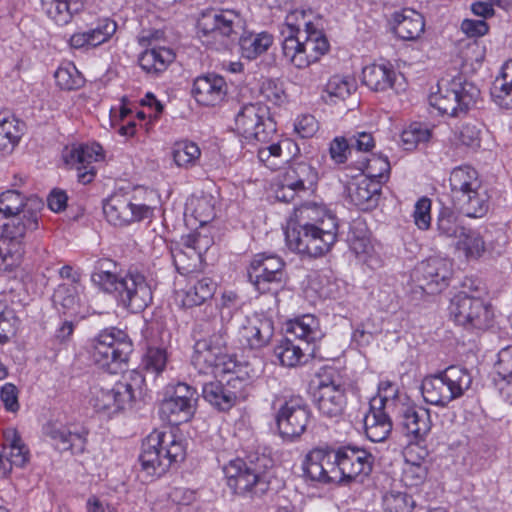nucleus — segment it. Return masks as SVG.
Returning <instances> with one entry per match:
<instances>
[{
  "label": "nucleus",
  "mask_w": 512,
  "mask_h": 512,
  "mask_svg": "<svg viewBox=\"0 0 512 512\" xmlns=\"http://www.w3.org/2000/svg\"><path fill=\"white\" fill-rule=\"evenodd\" d=\"M245 24L235 10L208 9L197 20V35L205 46L216 51L227 50L238 40L242 56L254 60L270 48L273 35L245 31Z\"/></svg>",
  "instance_id": "nucleus-1"
},
{
  "label": "nucleus",
  "mask_w": 512,
  "mask_h": 512,
  "mask_svg": "<svg viewBox=\"0 0 512 512\" xmlns=\"http://www.w3.org/2000/svg\"><path fill=\"white\" fill-rule=\"evenodd\" d=\"M215 330V320L197 322L193 328L194 343L191 362L200 373L211 371L216 375L236 373V361L227 352L226 331Z\"/></svg>",
  "instance_id": "nucleus-2"
},
{
  "label": "nucleus",
  "mask_w": 512,
  "mask_h": 512,
  "mask_svg": "<svg viewBox=\"0 0 512 512\" xmlns=\"http://www.w3.org/2000/svg\"><path fill=\"white\" fill-rule=\"evenodd\" d=\"M272 459L265 454L252 453L245 459L235 458L223 466L227 486L242 497H260L270 487Z\"/></svg>",
  "instance_id": "nucleus-3"
},
{
  "label": "nucleus",
  "mask_w": 512,
  "mask_h": 512,
  "mask_svg": "<svg viewBox=\"0 0 512 512\" xmlns=\"http://www.w3.org/2000/svg\"><path fill=\"white\" fill-rule=\"evenodd\" d=\"M449 184L452 199L464 215L480 218L488 212L490 196L473 167L463 165L454 168L450 173Z\"/></svg>",
  "instance_id": "nucleus-4"
},
{
  "label": "nucleus",
  "mask_w": 512,
  "mask_h": 512,
  "mask_svg": "<svg viewBox=\"0 0 512 512\" xmlns=\"http://www.w3.org/2000/svg\"><path fill=\"white\" fill-rule=\"evenodd\" d=\"M184 457V444L172 430H154L142 443L139 461L147 475L159 477Z\"/></svg>",
  "instance_id": "nucleus-5"
},
{
  "label": "nucleus",
  "mask_w": 512,
  "mask_h": 512,
  "mask_svg": "<svg viewBox=\"0 0 512 512\" xmlns=\"http://www.w3.org/2000/svg\"><path fill=\"white\" fill-rule=\"evenodd\" d=\"M144 383L143 374L131 370L114 385L94 384L89 391L88 403L96 412L108 415L118 413L142 395Z\"/></svg>",
  "instance_id": "nucleus-6"
},
{
  "label": "nucleus",
  "mask_w": 512,
  "mask_h": 512,
  "mask_svg": "<svg viewBox=\"0 0 512 512\" xmlns=\"http://www.w3.org/2000/svg\"><path fill=\"white\" fill-rule=\"evenodd\" d=\"M132 352L129 336L115 327L102 330L93 340L92 359L110 374L123 372Z\"/></svg>",
  "instance_id": "nucleus-7"
},
{
  "label": "nucleus",
  "mask_w": 512,
  "mask_h": 512,
  "mask_svg": "<svg viewBox=\"0 0 512 512\" xmlns=\"http://www.w3.org/2000/svg\"><path fill=\"white\" fill-rule=\"evenodd\" d=\"M337 233L331 220L322 227L313 224H289L285 231L288 248L303 257L317 258L327 253L336 240Z\"/></svg>",
  "instance_id": "nucleus-8"
},
{
  "label": "nucleus",
  "mask_w": 512,
  "mask_h": 512,
  "mask_svg": "<svg viewBox=\"0 0 512 512\" xmlns=\"http://www.w3.org/2000/svg\"><path fill=\"white\" fill-rule=\"evenodd\" d=\"M479 96L480 90L473 83L458 76L439 81L438 91L429 96V104L442 115L460 117L476 104Z\"/></svg>",
  "instance_id": "nucleus-9"
},
{
  "label": "nucleus",
  "mask_w": 512,
  "mask_h": 512,
  "mask_svg": "<svg viewBox=\"0 0 512 512\" xmlns=\"http://www.w3.org/2000/svg\"><path fill=\"white\" fill-rule=\"evenodd\" d=\"M234 131L251 141L268 142L276 132V123L269 108L261 102L240 106L234 117Z\"/></svg>",
  "instance_id": "nucleus-10"
},
{
  "label": "nucleus",
  "mask_w": 512,
  "mask_h": 512,
  "mask_svg": "<svg viewBox=\"0 0 512 512\" xmlns=\"http://www.w3.org/2000/svg\"><path fill=\"white\" fill-rule=\"evenodd\" d=\"M223 382L222 380L205 383L202 396L215 409L227 412L249 396L250 379L241 374L240 369Z\"/></svg>",
  "instance_id": "nucleus-11"
},
{
  "label": "nucleus",
  "mask_w": 512,
  "mask_h": 512,
  "mask_svg": "<svg viewBox=\"0 0 512 512\" xmlns=\"http://www.w3.org/2000/svg\"><path fill=\"white\" fill-rule=\"evenodd\" d=\"M248 278L260 293L276 295L282 290L287 281L285 263L277 255L256 254L248 267Z\"/></svg>",
  "instance_id": "nucleus-12"
},
{
  "label": "nucleus",
  "mask_w": 512,
  "mask_h": 512,
  "mask_svg": "<svg viewBox=\"0 0 512 512\" xmlns=\"http://www.w3.org/2000/svg\"><path fill=\"white\" fill-rule=\"evenodd\" d=\"M198 398L197 390L187 383L169 385L160 403L159 414L172 425L187 422L195 414Z\"/></svg>",
  "instance_id": "nucleus-13"
},
{
  "label": "nucleus",
  "mask_w": 512,
  "mask_h": 512,
  "mask_svg": "<svg viewBox=\"0 0 512 512\" xmlns=\"http://www.w3.org/2000/svg\"><path fill=\"white\" fill-rule=\"evenodd\" d=\"M43 201L37 196L24 198L17 190H7L0 194V213L12 217L5 225L23 226L24 230L34 231L39 226Z\"/></svg>",
  "instance_id": "nucleus-14"
},
{
  "label": "nucleus",
  "mask_w": 512,
  "mask_h": 512,
  "mask_svg": "<svg viewBox=\"0 0 512 512\" xmlns=\"http://www.w3.org/2000/svg\"><path fill=\"white\" fill-rule=\"evenodd\" d=\"M449 312L456 324L479 330L489 328L494 316L488 303L465 291H460L451 299Z\"/></svg>",
  "instance_id": "nucleus-15"
},
{
  "label": "nucleus",
  "mask_w": 512,
  "mask_h": 512,
  "mask_svg": "<svg viewBox=\"0 0 512 512\" xmlns=\"http://www.w3.org/2000/svg\"><path fill=\"white\" fill-rule=\"evenodd\" d=\"M112 294L117 305L131 313L144 311L152 302V289L146 277L137 271L124 272Z\"/></svg>",
  "instance_id": "nucleus-16"
},
{
  "label": "nucleus",
  "mask_w": 512,
  "mask_h": 512,
  "mask_svg": "<svg viewBox=\"0 0 512 512\" xmlns=\"http://www.w3.org/2000/svg\"><path fill=\"white\" fill-rule=\"evenodd\" d=\"M279 404L275 414L278 431L283 438L294 439L301 436L310 421L311 413L305 400L300 396H290L278 399Z\"/></svg>",
  "instance_id": "nucleus-17"
},
{
  "label": "nucleus",
  "mask_w": 512,
  "mask_h": 512,
  "mask_svg": "<svg viewBox=\"0 0 512 512\" xmlns=\"http://www.w3.org/2000/svg\"><path fill=\"white\" fill-rule=\"evenodd\" d=\"M103 213L110 224L122 227L152 217L153 208L132 202L128 195L114 194L104 202Z\"/></svg>",
  "instance_id": "nucleus-18"
},
{
  "label": "nucleus",
  "mask_w": 512,
  "mask_h": 512,
  "mask_svg": "<svg viewBox=\"0 0 512 512\" xmlns=\"http://www.w3.org/2000/svg\"><path fill=\"white\" fill-rule=\"evenodd\" d=\"M274 321L263 313L246 316L238 327V340L244 348L260 350L268 346L274 336Z\"/></svg>",
  "instance_id": "nucleus-19"
},
{
  "label": "nucleus",
  "mask_w": 512,
  "mask_h": 512,
  "mask_svg": "<svg viewBox=\"0 0 512 512\" xmlns=\"http://www.w3.org/2000/svg\"><path fill=\"white\" fill-rule=\"evenodd\" d=\"M43 432L60 452L70 451L73 455H80L86 450L89 431L82 425L48 423Z\"/></svg>",
  "instance_id": "nucleus-20"
},
{
  "label": "nucleus",
  "mask_w": 512,
  "mask_h": 512,
  "mask_svg": "<svg viewBox=\"0 0 512 512\" xmlns=\"http://www.w3.org/2000/svg\"><path fill=\"white\" fill-rule=\"evenodd\" d=\"M303 476L306 480L329 484L341 482V470L332 462V450L330 448H314L302 462Z\"/></svg>",
  "instance_id": "nucleus-21"
},
{
  "label": "nucleus",
  "mask_w": 512,
  "mask_h": 512,
  "mask_svg": "<svg viewBox=\"0 0 512 512\" xmlns=\"http://www.w3.org/2000/svg\"><path fill=\"white\" fill-rule=\"evenodd\" d=\"M395 409L405 435L416 443L424 441L432 428L430 410L408 400L401 402Z\"/></svg>",
  "instance_id": "nucleus-22"
},
{
  "label": "nucleus",
  "mask_w": 512,
  "mask_h": 512,
  "mask_svg": "<svg viewBox=\"0 0 512 512\" xmlns=\"http://www.w3.org/2000/svg\"><path fill=\"white\" fill-rule=\"evenodd\" d=\"M297 51H294L289 61L297 68H305L318 61L329 50V42L323 33L314 23L311 22L307 30L301 33Z\"/></svg>",
  "instance_id": "nucleus-23"
},
{
  "label": "nucleus",
  "mask_w": 512,
  "mask_h": 512,
  "mask_svg": "<svg viewBox=\"0 0 512 512\" xmlns=\"http://www.w3.org/2000/svg\"><path fill=\"white\" fill-rule=\"evenodd\" d=\"M102 158V147L98 143L74 145L63 154L65 163L77 170L78 181L82 184L93 181L96 174L93 164Z\"/></svg>",
  "instance_id": "nucleus-24"
},
{
  "label": "nucleus",
  "mask_w": 512,
  "mask_h": 512,
  "mask_svg": "<svg viewBox=\"0 0 512 512\" xmlns=\"http://www.w3.org/2000/svg\"><path fill=\"white\" fill-rule=\"evenodd\" d=\"M415 273L423 290L438 293L448 286L452 275L451 263L444 258L430 257L417 266Z\"/></svg>",
  "instance_id": "nucleus-25"
},
{
  "label": "nucleus",
  "mask_w": 512,
  "mask_h": 512,
  "mask_svg": "<svg viewBox=\"0 0 512 512\" xmlns=\"http://www.w3.org/2000/svg\"><path fill=\"white\" fill-rule=\"evenodd\" d=\"M495 242L490 240L491 231H486L484 235L474 230L464 229L457 242V248L462 250L467 258H479L486 249L500 254L506 243V236L501 229L495 230Z\"/></svg>",
  "instance_id": "nucleus-26"
},
{
  "label": "nucleus",
  "mask_w": 512,
  "mask_h": 512,
  "mask_svg": "<svg viewBox=\"0 0 512 512\" xmlns=\"http://www.w3.org/2000/svg\"><path fill=\"white\" fill-rule=\"evenodd\" d=\"M23 226L4 225L0 234V271L11 270L22 257Z\"/></svg>",
  "instance_id": "nucleus-27"
},
{
  "label": "nucleus",
  "mask_w": 512,
  "mask_h": 512,
  "mask_svg": "<svg viewBox=\"0 0 512 512\" xmlns=\"http://www.w3.org/2000/svg\"><path fill=\"white\" fill-rule=\"evenodd\" d=\"M319 412L329 418L341 415L346 404L344 389L333 381L321 380L313 393Z\"/></svg>",
  "instance_id": "nucleus-28"
},
{
  "label": "nucleus",
  "mask_w": 512,
  "mask_h": 512,
  "mask_svg": "<svg viewBox=\"0 0 512 512\" xmlns=\"http://www.w3.org/2000/svg\"><path fill=\"white\" fill-rule=\"evenodd\" d=\"M227 89V83L222 76L209 73L194 80L192 94L199 104L215 106L224 100Z\"/></svg>",
  "instance_id": "nucleus-29"
},
{
  "label": "nucleus",
  "mask_w": 512,
  "mask_h": 512,
  "mask_svg": "<svg viewBox=\"0 0 512 512\" xmlns=\"http://www.w3.org/2000/svg\"><path fill=\"white\" fill-rule=\"evenodd\" d=\"M307 13L304 10H295L286 16L284 24L281 26L280 33L283 37L282 50L287 60L290 59L294 51L302 41L301 33L307 30L311 21L306 19Z\"/></svg>",
  "instance_id": "nucleus-30"
},
{
  "label": "nucleus",
  "mask_w": 512,
  "mask_h": 512,
  "mask_svg": "<svg viewBox=\"0 0 512 512\" xmlns=\"http://www.w3.org/2000/svg\"><path fill=\"white\" fill-rule=\"evenodd\" d=\"M85 2L86 0H41V8L55 24L65 26L83 10Z\"/></svg>",
  "instance_id": "nucleus-31"
},
{
  "label": "nucleus",
  "mask_w": 512,
  "mask_h": 512,
  "mask_svg": "<svg viewBox=\"0 0 512 512\" xmlns=\"http://www.w3.org/2000/svg\"><path fill=\"white\" fill-rule=\"evenodd\" d=\"M424 18L413 9L394 13V32L402 40H416L424 32Z\"/></svg>",
  "instance_id": "nucleus-32"
},
{
  "label": "nucleus",
  "mask_w": 512,
  "mask_h": 512,
  "mask_svg": "<svg viewBox=\"0 0 512 512\" xmlns=\"http://www.w3.org/2000/svg\"><path fill=\"white\" fill-rule=\"evenodd\" d=\"M354 206L361 211H368L377 206L380 191L381 180L370 179L361 175L354 176Z\"/></svg>",
  "instance_id": "nucleus-33"
},
{
  "label": "nucleus",
  "mask_w": 512,
  "mask_h": 512,
  "mask_svg": "<svg viewBox=\"0 0 512 512\" xmlns=\"http://www.w3.org/2000/svg\"><path fill=\"white\" fill-rule=\"evenodd\" d=\"M364 430L366 437L372 442L385 441L392 431V421L384 410L372 406L364 414Z\"/></svg>",
  "instance_id": "nucleus-34"
},
{
  "label": "nucleus",
  "mask_w": 512,
  "mask_h": 512,
  "mask_svg": "<svg viewBox=\"0 0 512 512\" xmlns=\"http://www.w3.org/2000/svg\"><path fill=\"white\" fill-rule=\"evenodd\" d=\"M493 102L502 109H512V59L506 61L491 87Z\"/></svg>",
  "instance_id": "nucleus-35"
},
{
  "label": "nucleus",
  "mask_w": 512,
  "mask_h": 512,
  "mask_svg": "<svg viewBox=\"0 0 512 512\" xmlns=\"http://www.w3.org/2000/svg\"><path fill=\"white\" fill-rule=\"evenodd\" d=\"M80 284L63 283L54 290L52 301L55 308L66 315L74 316L80 309Z\"/></svg>",
  "instance_id": "nucleus-36"
},
{
  "label": "nucleus",
  "mask_w": 512,
  "mask_h": 512,
  "mask_svg": "<svg viewBox=\"0 0 512 512\" xmlns=\"http://www.w3.org/2000/svg\"><path fill=\"white\" fill-rule=\"evenodd\" d=\"M494 368L500 377L497 384L499 393L505 401L512 404V346L498 352Z\"/></svg>",
  "instance_id": "nucleus-37"
},
{
  "label": "nucleus",
  "mask_w": 512,
  "mask_h": 512,
  "mask_svg": "<svg viewBox=\"0 0 512 512\" xmlns=\"http://www.w3.org/2000/svg\"><path fill=\"white\" fill-rule=\"evenodd\" d=\"M282 181L288 187L290 186L299 191H305L316 183L317 172L308 163H294L285 171Z\"/></svg>",
  "instance_id": "nucleus-38"
},
{
  "label": "nucleus",
  "mask_w": 512,
  "mask_h": 512,
  "mask_svg": "<svg viewBox=\"0 0 512 512\" xmlns=\"http://www.w3.org/2000/svg\"><path fill=\"white\" fill-rule=\"evenodd\" d=\"M123 274L118 272V265L113 260L100 259L95 264L91 280L99 289L107 293L115 290V285Z\"/></svg>",
  "instance_id": "nucleus-39"
},
{
  "label": "nucleus",
  "mask_w": 512,
  "mask_h": 512,
  "mask_svg": "<svg viewBox=\"0 0 512 512\" xmlns=\"http://www.w3.org/2000/svg\"><path fill=\"white\" fill-rule=\"evenodd\" d=\"M395 72L382 64H371L363 68L361 80L373 91H385L393 87Z\"/></svg>",
  "instance_id": "nucleus-40"
},
{
  "label": "nucleus",
  "mask_w": 512,
  "mask_h": 512,
  "mask_svg": "<svg viewBox=\"0 0 512 512\" xmlns=\"http://www.w3.org/2000/svg\"><path fill=\"white\" fill-rule=\"evenodd\" d=\"M286 332L287 336H293L307 343L314 342L322 337L318 320L310 314L289 321Z\"/></svg>",
  "instance_id": "nucleus-41"
},
{
  "label": "nucleus",
  "mask_w": 512,
  "mask_h": 512,
  "mask_svg": "<svg viewBox=\"0 0 512 512\" xmlns=\"http://www.w3.org/2000/svg\"><path fill=\"white\" fill-rule=\"evenodd\" d=\"M296 220L295 224H313L318 227H322L328 220H331L335 226V232L337 233L338 224L336 217L331 213L327 212L323 207H320L314 203H306L299 208L295 209Z\"/></svg>",
  "instance_id": "nucleus-42"
},
{
  "label": "nucleus",
  "mask_w": 512,
  "mask_h": 512,
  "mask_svg": "<svg viewBox=\"0 0 512 512\" xmlns=\"http://www.w3.org/2000/svg\"><path fill=\"white\" fill-rule=\"evenodd\" d=\"M215 290V282L209 277H202L187 289L183 305L187 308L202 305L213 297Z\"/></svg>",
  "instance_id": "nucleus-43"
},
{
  "label": "nucleus",
  "mask_w": 512,
  "mask_h": 512,
  "mask_svg": "<svg viewBox=\"0 0 512 512\" xmlns=\"http://www.w3.org/2000/svg\"><path fill=\"white\" fill-rule=\"evenodd\" d=\"M354 168L361 171V176L381 180L382 184L390 171V163L386 157L371 153L363 160H357Z\"/></svg>",
  "instance_id": "nucleus-44"
},
{
  "label": "nucleus",
  "mask_w": 512,
  "mask_h": 512,
  "mask_svg": "<svg viewBox=\"0 0 512 512\" xmlns=\"http://www.w3.org/2000/svg\"><path fill=\"white\" fill-rule=\"evenodd\" d=\"M423 453L424 455L420 456L419 459H414L412 447H409L405 452L403 481L407 486H418L426 479L428 470L423 459L427 452L423 451Z\"/></svg>",
  "instance_id": "nucleus-45"
},
{
  "label": "nucleus",
  "mask_w": 512,
  "mask_h": 512,
  "mask_svg": "<svg viewBox=\"0 0 512 512\" xmlns=\"http://www.w3.org/2000/svg\"><path fill=\"white\" fill-rule=\"evenodd\" d=\"M21 134L18 127V121L7 111L0 112V152H11Z\"/></svg>",
  "instance_id": "nucleus-46"
},
{
  "label": "nucleus",
  "mask_w": 512,
  "mask_h": 512,
  "mask_svg": "<svg viewBox=\"0 0 512 512\" xmlns=\"http://www.w3.org/2000/svg\"><path fill=\"white\" fill-rule=\"evenodd\" d=\"M374 457L364 449L354 446V484L361 483L365 487L373 484L371 472Z\"/></svg>",
  "instance_id": "nucleus-47"
},
{
  "label": "nucleus",
  "mask_w": 512,
  "mask_h": 512,
  "mask_svg": "<svg viewBox=\"0 0 512 512\" xmlns=\"http://www.w3.org/2000/svg\"><path fill=\"white\" fill-rule=\"evenodd\" d=\"M274 354L280 364L285 367L297 366L304 357L302 348L286 336L282 338L274 348Z\"/></svg>",
  "instance_id": "nucleus-48"
},
{
  "label": "nucleus",
  "mask_w": 512,
  "mask_h": 512,
  "mask_svg": "<svg viewBox=\"0 0 512 512\" xmlns=\"http://www.w3.org/2000/svg\"><path fill=\"white\" fill-rule=\"evenodd\" d=\"M201 156L198 145L191 141L176 142L173 146L172 157L178 167L190 168L197 164Z\"/></svg>",
  "instance_id": "nucleus-49"
},
{
  "label": "nucleus",
  "mask_w": 512,
  "mask_h": 512,
  "mask_svg": "<svg viewBox=\"0 0 512 512\" xmlns=\"http://www.w3.org/2000/svg\"><path fill=\"white\" fill-rule=\"evenodd\" d=\"M421 390L423 398L427 403L437 406H446L450 403L446 394L447 390L438 374L426 377L422 382Z\"/></svg>",
  "instance_id": "nucleus-50"
},
{
  "label": "nucleus",
  "mask_w": 512,
  "mask_h": 512,
  "mask_svg": "<svg viewBox=\"0 0 512 512\" xmlns=\"http://www.w3.org/2000/svg\"><path fill=\"white\" fill-rule=\"evenodd\" d=\"M432 136L431 129L422 123H412L401 133L400 139L403 148L411 151L419 145H425Z\"/></svg>",
  "instance_id": "nucleus-51"
},
{
  "label": "nucleus",
  "mask_w": 512,
  "mask_h": 512,
  "mask_svg": "<svg viewBox=\"0 0 512 512\" xmlns=\"http://www.w3.org/2000/svg\"><path fill=\"white\" fill-rule=\"evenodd\" d=\"M186 209L201 224L204 225L214 218V200L210 195L192 197L186 204Z\"/></svg>",
  "instance_id": "nucleus-52"
},
{
  "label": "nucleus",
  "mask_w": 512,
  "mask_h": 512,
  "mask_svg": "<svg viewBox=\"0 0 512 512\" xmlns=\"http://www.w3.org/2000/svg\"><path fill=\"white\" fill-rule=\"evenodd\" d=\"M354 256L370 269L380 266L381 260L368 237H354Z\"/></svg>",
  "instance_id": "nucleus-53"
},
{
  "label": "nucleus",
  "mask_w": 512,
  "mask_h": 512,
  "mask_svg": "<svg viewBox=\"0 0 512 512\" xmlns=\"http://www.w3.org/2000/svg\"><path fill=\"white\" fill-rule=\"evenodd\" d=\"M168 361V355L164 348L160 347H149L143 358V367L145 370L144 378L151 375L156 378L166 368Z\"/></svg>",
  "instance_id": "nucleus-54"
},
{
  "label": "nucleus",
  "mask_w": 512,
  "mask_h": 512,
  "mask_svg": "<svg viewBox=\"0 0 512 512\" xmlns=\"http://www.w3.org/2000/svg\"><path fill=\"white\" fill-rule=\"evenodd\" d=\"M383 506L387 512H412L416 502L405 491L390 490L383 496Z\"/></svg>",
  "instance_id": "nucleus-55"
},
{
  "label": "nucleus",
  "mask_w": 512,
  "mask_h": 512,
  "mask_svg": "<svg viewBox=\"0 0 512 512\" xmlns=\"http://www.w3.org/2000/svg\"><path fill=\"white\" fill-rule=\"evenodd\" d=\"M56 84L62 90H77L84 85L85 79L82 74L77 70L75 65L69 63L65 66L59 67L55 74Z\"/></svg>",
  "instance_id": "nucleus-56"
},
{
  "label": "nucleus",
  "mask_w": 512,
  "mask_h": 512,
  "mask_svg": "<svg viewBox=\"0 0 512 512\" xmlns=\"http://www.w3.org/2000/svg\"><path fill=\"white\" fill-rule=\"evenodd\" d=\"M436 227L439 236L444 238H459L465 229L457 223V216L449 208H442L438 214Z\"/></svg>",
  "instance_id": "nucleus-57"
},
{
  "label": "nucleus",
  "mask_w": 512,
  "mask_h": 512,
  "mask_svg": "<svg viewBox=\"0 0 512 512\" xmlns=\"http://www.w3.org/2000/svg\"><path fill=\"white\" fill-rule=\"evenodd\" d=\"M171 255L173 264L180 274L192 272L200 257V253L195 249L189 248V251H187L179 245L175 246L171 250Z\"/></svg>",
  "instance_id": "nucleus-58"
},
{
  "label": "nucleus",
  "mask_w": 512,
  "mask_h": 512,
  "mask_svg": "<svg viewBox=\"0 0 512 512\" xmlns=\"http://www.w3.org/2000/svg\"><path fill=\"white\" fill-rule=\"evenodd\" d=\"M445 370L449 377L450 384H452V390L456 391L458 398L462 397L472 384L470 372L468 369L457 365L449 366Z\"/></svg>",
  "instance_id": "nucleus-59"
},
{
  "label": "nucleus",
  "mask_w": 512,
  "mask_h": 512,
  "mask_svg": "<svg viewBox=\"0 0 512 512\" xmlns=\"http://www.w3.org/2000/svg\"><path fill=\"white\" fill-rule=\"evenodd\" d=\"M116 23L109 18L98 19L92 23L87 32L96 46H99L108 41L111 36L116 32Z\"/></svg>",
  "instance_id": "nucleus-60"
},
{
  "label": "nucleus",
  "mask_w": 512,
  "mask_h": 512,
  "mask_svg": "<svg viewBox=\"0 0 512 512\" xmlns=\"http://www.w3.org/2000/svg\"><path fill=\"white\" fill-rule=\"evenodd\" d=\"M17 317L13 309L0 301V344H4L14 335Z\"/></svg>",
  "instance_id": "nucleus-61"
},
{
  "label": "nucleus",
  "mask_w": 512,
  "mask_h": 512,
  "mask_svg": "<svg viewBox=\"0 0 512 512\" xmlns=\"http://www.w3.org/2000/svg\"><path fill=\"white\" fill-rule=\"evenodd\" d=\"M431 200L427 197L420 198L413 211V220L420 230H428L431 226Z\"/></svg>",
  "instance_id": "nucleus-62"
},
{
  "label": "nucleus",
  "mask_w": 512,
  "mask_h": 512,
  "mask_svg": "<svg viewBox=\"0 0 512 512\" xmlns=\"http://www.w3.org/2000/svg\"><path fill=\"white\" fill-rule=\"evenodd\" d=\"M379 390L381 393H383L380 398V402L383 408H389L393 406L395 409L401 402L408 400L406 396H401L398 394V388L396 384L390 381L381 382L379 385Z\"/></svg>",
  "instance_id": "nucleus-63"
},
{
  "label": "nucleus",
  "mask_w": 512,
  "mask_h": 512,
  "mask_svg": "<svg viewBox=\"0 0 512 512\" xmlns=\"http://www.w3.org/2000/svg\"><path fill=\"white\" fill-rule=\"evenodd\" d=\"M327 93L331 102H336L334 98L345 100L351 94L349 82L340 76H333L327 84Z\"/></svg>",
  "instance_id": "nucleus-64"
}]
</instances>
